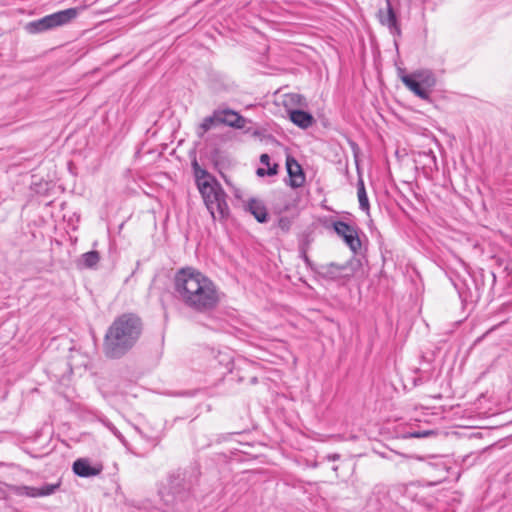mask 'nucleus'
Returning <instances> with one entry per match:
<instances>
[{"label":"nucleus","mask_w":512,"mask_h":512,"mask_svg":"<svg viewBox=\"0 0 512 512\" xmlns=\"http://www.w3.org/2000/svg\"><path fill=\"white\" fill-rule=\"evenodd\" d=\"M173 293L186 310L207 317L216 311L223 296L212 279L190 266L182 267L175 272Z\"/></svg>","instance_id":"obj_1"},{"label":"nucleus","mask_w":512,"mask_h":512,"mask_svg":"<svg viewBox=\"0 0 512 512\" xmlns=\"http://www.w3.org/2000/svg\"><path fill=\"white\" fill-rule=\"evenodd\" d=\"M143 332V322L136 313L117 316L103 339V352L109 359H121L133 349Z\"/></svg>","instance_id":"obj_2"},{"label":"nucleus","mask_w":512,"mask_h":512,"mask_svg":"<svg viewBox=\"0 0 512 512\" xmlns=\"http://www.w3.org/2000/svg\"><path fill=\"white\" fill-rule=\"evenodd\" d=\"M196 469H177L167 475L166 483L158 491L163 504L173 512H187L194 501V488L198 485Z\"/></svg>","instance_id":"obj_3"},{"label":"nucleus","mask_w":512,"mask_h":512,"mask_svg":"<svg viewBox=\"0 0 512 512\" xmlns=\"http://www.w3.org/2000/svg\"><path fill=\"white\" fill-rule=\"evenodd\" d=\"M82 8L72 7L46 15L40 19L26 23L25 30L29 34H39L71 23L79 15Z\"/></svg>","instance_id":"obj_4"},{"label":"nucleus","mask_w":512,"mask_h":512,"mask_svg":"<svg viewBox=\"0 0 512 512\" xmlns=\"http://www.w3.org/2000/svg\"><path fill=\"white\" fill-rule=\"evenodd\" d=\"M403 84L420 99L431 102V91L437 80L430 69H418L401 77Z\"/></svg>","instance_id":"obj_5"},{"label":"nucleus","mask_w":512,"mask_h":512,"mask_svg":"<svg viewBox=\"0 0 512 512\" xmlns=\"http://www.w3.org/2000/svg\"><path fill=\"white\" fill-rule=\"evenodd\" d=\"M359 266V260L352 258L342 264L336 262L320 264L315 267V273L325 280L336 281L353 276Z\"/></svg>","instance_id":"obj_6"},{"label":"nucleus","mask_w":512,"mask_h":512,"mask_svg":"<svg viewBox=\"0 0 512 512\" xmlns=\"http://www.w3.org/2000/svg\"><path fill=\"white\" fill-rule=\"evenodd\" d=\"M227 194L222 187L216 185L213 194H207L204 203L214 220H226L230 215V209L226 201Z\"/></svg>","instance_id":"obj_7"},{"label":"nucleus","mask_w":512,"mask_h":512,"mask_svg":"<svg viewBox=\"0 0 512 512\" xmlns=\"http://www.w3.org/2000/svg\"><path fill=\"white\" fill-rule=\"evenodd\" d=\"M191 167L193 170L197 188L203 200L206 199L207 194L211 195L213 194V192L216 191V185L218 187H222L218 180L212 174H210L206 169L202 168L199 165L195 157L191 162Z\"/></svg>","instance_id":"obj_8"},{"label":"nucleus","mask_w":512,"mask_h":512,"mask_svg":"<svg viewBox=\"0 0 512 512\" xmlns=\"http://www.w3.org/2000/svg\"><path fill=\"white\" fill-rule=\"evenodd\" d=\"M332 227L334 232L342 238L344 243L354 254H357L361 250L362 243L359 238V228L356 225L337 220L332 223Z\"/></svg>","instance_id":"obj_9"},{"label":"nucleus","mask_w":512,"mask_h":512,"mask_svg":"<svg viewBox=\"0 0 512 512\" xmlns=\"http://www.w3.org/2000/svg\"><path fill=\"white\" fill-rule=\"evenodd\" d=\"M9 492L17 495V496H26L31 498L44 497L52 495L56 492V490L60 487V483L56 484H44L43 486L36 488L30 487L26 485H6Z\"/></svg>","instance_id":"obj_10"},{"label":"nucleus","mask_w":512,"mask_h":512,"mask_svg":"<svg viewBox=\"0 0 512 512\" xmlns=\"http://www.w3.org/2000/svg\"><path fill=\"white\" fill-rule=\"evenodd\" d=\"M455 289L458 291L459 298L464 307L471 306V309L481 299V290L479 288V279L473 281L474 288L469 287L464 281L452 280Z\"/></svg>","instance_id":"obj_11"},{"label":"nucleus","mask_w":512,"mask_h":512,"mask_svg":"<svg viewBox=\"0 0 512 512\" xmlns=\"http://www.w3.org/2000/svg\"><path fill=\"white\" fill-rule=\"evenodd\" d=\"M379 21L386 26L393 36H401V28L398 22L396 12L394 11L391 1L386 0V10L380 9L378 12Z\"/></svg>","instance_id":"obj_12"},{"label":"nucleus","mask_w":512,"mask_h":512,"mask_svg":"<svg viewBox=\"0 0 512 512\" xmlns=\"http://www.w3.org/2000/svg\"><path fill=\"white\" fill-rule=\"evenodd\" d=\"M286 169L289 176V182L288 185L292 188H300L305 183V174L301 167V165L298 163V161L292 157L287 156L286 158Z\"/></svg>","instance_id":"obj_13"},{"label":"nucleus","mask_w":512,"mask_h":512,"mask_svg":"<svg viewBox=\"0 0 512 512\" xmlns=\"http://www.w3.org/2000/svg\"><path fill=\"white\" fill-rule=\"evenodd\" d=\"M220 124L227 125L236 129H243L248 122L246 118L241 116L238 112L231 109H217Z\"/></svg>","instance_id":"obj_14"},{"label":"nucleus","mask_w":512,"mask_h":512,"mask_svg":"<svg viewBox=\"0 0 512 512\" xmlns=\"http://www.w3.org/2000/svg\"><path fill=\"white\" fill-rule=\"evenodd\" d=\"M72 469L77 476L89 478L99 475L103 470V466L101 464L92 466L88 459L79 458L74 461Z\"/></svg>","instance_id":"obj_15"},{"label":"nucleus","mask_w":512,"mask_h":512,"mask_svg":"<svg viewBox=\"0 0 512 512\" xmlns=\"http://www.w3.org/2000/svg\"><path fill=\"white\" fill-rule=\"evenodd\" d=\"M290 121L301 129H308L315 123V119L310 112L303 109H288Z\"/></svg>","instance_id":"obj_16"},{"label":"nucleus","mask_w":512,"mask_h":512,"mask_svg":"<svg viewBox=\"0 0 512 512\" xmlns=\"http://www.w3.org/2000/svg\"><path fill=\"white\" fill-rule=\"evenodd\" d=\"M245 210L253 215L259 223H267L269 220L268 210L260 200L255 198L249 199L245 205Z\"/></svg>","instance_id":"obj_17"},{"label":"nucleus","mask_w":512,"mask_h":512,"mask_svg":"<svg viewBox=\"0 0 512 512\" xmlns=\"http://www.w3.org/2000/svg\"><path fill=\"white\" fill-rule=\"evenodd\" d=\"M217 110H214L212 115L205 117L197 129V134L200 138L204 136L213 126L220 124Z\"/></svg>","instance_id":"obj_18"},{"label":"nucleus","mask_w":512,"mask_h":512,"mask_svg":"<svg viewBox=\"0 0 512 512\" xmlns=\"http://www.w3.org/2000/svg\"><path fill=\"white\" fill-rule=\"evenodd\" d=\"M357 194L359 200V207L363 211H368L370 208L368 196L366 193L363 179L360 177L357 182Z\"/></svg>","instance_id":"obj_19"},{"label":"nucleus","mask_w":512,"mask_h":512,"mask_svg":"<svg viewBox=\"0 0 512 512\" xmlns=\"http://www.w3.org/2000/svg\"><path fill=\"white\" fill-rule=\"evenodd\" d=\"M284 104L286 107L294 106V107H306L307 101L306 98L298 93H289L285 95Z\"/></svg>","instance_id":"obj_20"},{"label":"nucleus","mask_w":512,"mask_h":512,"mask_svg":"<svg viewBox=\"0 0 512 512\" xmlns=\"http://www.w3.org/2000/svg\"><path fill=\"white\" fill-rule=\"evenodd\" d=\"M81 260L85 268H93L98 264L100 260L99 252L95 250L86 252L82 254Z\"/></svg>","instance_id":"obj_21"},{"label":"nucleus","mask_w":512,"mask_h":512,"mask_svg":"<svg viewBox=\"0 0 512 512\" xmlns=\"http://www.w3.org/2000/svg\"><path fill=\"white\" fill-rule=\"evenodd\" d=\"M429 470H437V480L435 483H440L447 477V471L443 463H429L428 467Z\"/></svg>","instance_id":"obj_22"},{"label":"nucleus","mask_w":512,"mask_h":512,"mask_svg":"<svg viewBox=\"0 0 512 512\" xmlns=\"http://www.w3.org/2000/svg\"><path fill=\"white\" fill-rule=\"evenodd\" d=\"M299 253H300V258L304 261L306 267L311 269L313 272H315V267H317L318 265H315L313 263V261L309 258L308 254H307V247H305L304 244H300Z\"/></svg>","instance_id":"obj_23"},{"label":"nucleus","mask_w":512,"mask_h":512,"mask_svg":"<svg viewBox=\"0 0 512 512\" xmlns=\"http://www.w3.org/2000/svg\"><path fill=\"white\" fill-rule=\"evenodd\" d=\"M278 167H279V166H278V164L274 163V164L272 165V167H269V168H267V169H264V168H258V169L256 170V174H257V176H259V177H263V176H266V175H267V176H273V175H276V174H277V172H278Z\"/></svg>","instance_id":"obj_24"},{"label":"nucleus","mask_w":512,"mask_h":512,"mask_svg":"<svg viewBox=\"0 0 512 512\" xmlns=\"http://www.w3.org/2000/svg\"><path fill=\"white\" fill-rule=\"evenodd\" d=\"M291 226H292L291 218H289L287 216H283V217L279 218L278 227L281 229L282 232L288 233L291 229Z\"/></svg>","instance_id":"obj_25"},{"label":"nucleus","mask_w":512,"mask_h":512,"mask_svg":"<svg viewBox=\"0 0 512 512\" xmlns=\"http://www.w3.org/2000/svg\"><path fill=\"white\" fill-rule=\"evenodd\" d=\"M434 434H435V432L433 430H418V431L410 432L409 437L425 438V437H428V436L434 435Z\"/></svg>","instance_id":"obj_26"},{"label":"nucleus","mask_w":512,"mask_h":512,"mask_svg":"<svg viewBox=\"0 0 512 512\" xmlns=\"http://www.w3.org/2000/svg\"><path fill=\"white\" fill-rule=\"evenodd\" d=\"M380 249L383 264H386L388 261H393L392 252L389 249L383 247H381Z\"/></svg>","instance_id":"obj_27"},{"label":"nucleus","mask_w":512,"mask_h":512,"mask_svg":"<svg viewBox=\"0 0 512 512\" xmlns=\"http://www.w3.org/2000/svg\"><path fill=\"white\" fill-rule=\"evenodd\" d=\"M477 279H479V288H480L481 293H482L483 289H484V285H485V275H484L483 271H481L478 275L473 276L472 282L474 280H477Z\"/></svg>","instance_id":"obj_28"},{"label":"nucleus","mask_w":512,"mask_h":512,"mask_svg":"<svg viewBox=\"0 0 512 512\" xmlns=\"http://www.w3.org/2000/svg\"><path fill=\"white\" fill-rule=\"evenodd\" d=\"M260 162H261L263 165H266L268 168H269V167H272V166L270 165V156H269L268 154H266V153H264V154H262V155L260 156Z\"/></svg>","instance_id":"obj_29"},{"label":"nucleus","mask_w":512,"mask_h":512,"mask_svg":"<svg viewBox=\"0 0 512 512\" xmlns=\"http://www.w3.org/2000/svg\"><path fill=\"white\" fill-rule=\"evenodd\" d=\"M109 429L113 432L114 435H116L118 438L122 437L120 432L114 427L113 425H108Z\"/></svg>","instance_id":"obj_30"},{"label":"nucleus","mask_w":512,"mask_h":512,"mask_svg":"<svg viewBox=\"0 0 512 512\" xmlns=\"http://www.w3.org/2000/svg\"><path fill=\"white\" fill-rule=\"evenodd\" d=\"M350 146H351V148H352V150H353V152H354V155L356 156V155H357V152H358V150H359V147H358L357 143H355V142L351 141V142H350Z\"/></svg>","instance_id":"obj_31"},{"label":"nucleus","mask_w":512,"mask_h":512,"mask_svg":"<svg viewBox=\"0 0 512 512\" xmlns=\"http://www.w3.org/2000/svg\"><path fill=\"white\" fill-rule=\"evenodd\" d=\"M327 458L331 461H336L340 458V455L339 454H331V455H328Z\"/></svg>","instance_id":"obj_32"},{"label":"nucleus","mask_w":512,"mask_h":512,"mask_svg":"<svg viewBox=\"0 0 512 512\" xmlns=\"http://www.w3.org/2000/svg\"><path fill=\"white\" fill-rule=\"evenodd\" d=\"M252 135L255 137H260L262 135V132L260 130H254L252 132Z\"/></svg>","instance_id":"obj_33"},{"label":"nucleus","mask_w":512,"mask_h":512,"mask_svg":"<svg viewBox=\"0 0 512 512\" xmlns=\"http://www.w3.org/2000/svg\"><path fill=\"white\" fill-rule=\"evenodd\" d=\"M490 276H491V279H492V284L494 285L495 282H496V275L494 272H490Z\"/></svg>","instance_id":"obj_34"},{"label":"nucleus","mask_w":512,"mask_h":512,"mask_svg":"<svg viewBox=\"0 0 512 512\" xmlns=\"http://www.w3.org/2000/svg\"><path fill=\"white\" fill-rule=\"evenodd\" d=\"M301 244H304L305 247H307V250L309 249V244H310L309 240H305Z\"/></svg>","instance_id":"obj_35"},{"label":"nucleus","mask_w":512,"mask_h":512,"mask_svg":"<svg viewBox=\"0 0 512 512\" xmlns=\"http://www.w3.org/2000/svg\"><path fill=\"white\" fill-rule=\"evenodd\" d=\"M288 209V206H285L283 209L279 210L278 213H282L283 211H286Z\"/></svg>","instance_id":"obj_36"},{"label":"nucleus","mask_w":512,"mask_h":512,"mask_svg":"<svg viewBox=\"0 0 512 512\" xmlns=\"http://www.w3.org/2000/svg\"><path fill=\"white\" fill-rule=\"evenodd\" d=\"M265 137H266V138H268V139H273V136H272V135H267V136H265Z\"/></svg>","instance_id":"obj_37"}]
</instances>
